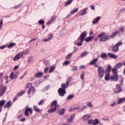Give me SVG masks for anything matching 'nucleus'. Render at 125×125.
I'll return each mask as SVG.
<instances>
[{
    "label": "nucleus",
    "mask_w": 125,
    "mask_h": 125,
    "mask_svg": "<svg viewBox=\"0 0 125 125\" xmlns=\"http://www.w3.org/2000/svg\"><path fill=\"white\" fill-rule=\"evenodd\" d=\"M12 106V102L11 101H8L5 105H4V108H10Z\"/></svg>",
    "instance_id": "obj_22"
},
{
    "label": "nucleus",
    "mask_w": 125,
    "mask_h": 125,
    "mask_svg": "<svg viewBox=\"0 0 125 125\" xmlns=\"http://www.w3.org/2000/svg\"><path fill=\"white\" fill-rule=\"evenodd\" d=\"M125 8H122V9H121V10L119 11V14L122 13V12H125Z\"/></svg>",
    "instance_id": "obj_58"
},
{
    "label": "nucleus",
    "mask_w": 125,
    "mask_h": 125,
    "mask_svg": "<svg viewBox=\"0 0 125 125\" xmlns=\"http://www.w3.org/2000/svg\"><path fill=\"white\" fill-rule=\"evenodd\" d=\"M50 87V85L49 84L48 85L45 86L44 88L42 90V91H46V90H48Z\"/></svg>",
    "instance_id": "obj_41"
},
{
    "label": "nucleus",
    "mask_w": 125,
    "mask_h": 125,
    "mask_svg": "<svg viewBox=\"0 0 125 125\" xmlns=\"http://www.w3.org/2000/svg\"><path fill=\"white\" fill-rule=\"evenodd\" d=\"M98 76L100 79H102L104 77V68L101 67L98 68Z\"/></svg>",
    "instance_id": "obj_11"
},
{
    "label": "nucleus",
    "mask_w": 125,
    "mask_h": 125,
    "mask_svg": "<svg viewBox=\"0 0 125 125\" xmlns=\"http://www.w3.org/2000/svg\"><path fill=\"white\" fill-rule=\"evenodd\" d=\"M49 67L46 66L44 69V73H47V71H48Z\"/></svg>",
    "instance_id": "obj_60"
},
{
    "label": "nucleus",
    "mask_w": 125,
    "mask_h": 125,
    "mask_svg": "<svg viewBox=\"0 0 125 125\" xmlns=\"http://www.w3.org/2000/svg\"><path fill=\"white\" fill-rule=\"evenodd\" d=\"M33 109L35 112H37V113H40L41 112V109L38 107L37 105H34Z\"/></svg>",
    "instance_id": "obj_34"
},
{
    "label": "nucleus",
    "mask_w": 125,
    "mask_h": 125,
    "mask_svg": "<svg viewBox=\"0 0 125 125\" xmlns=\"http://www.w3.org/2000/svg\"><path fill=\"white\" fill-rule=\"evenodd\" d=\"M72 69H71V71L72 72H75V71L78 70V66L77 65H74V66H71Z\"/></svg>",
    "instance_id": "obj_40"
},
{
    "label": "nucleus",
    "mask_w": 125,
    "mask_h": 125,
    "mask_svg": "<svg viewBox=\"0 0 125 125\" xmlns=\"http://www.w3.org/2000/svg\"><path fill=\"white\" fill-rule=\"evenodd\" d=\"M6 86H3L1 89H0V97L3 96L4 93H5V91H6Z\"/></svg>",
    "instance_id": "obj_14"
},
{
    "label": "nucleus",
    "mask_w": 125,
    "mask_h": 125,
    "mask_svg": "<svg viewBox=\"0 0 125 125\" xmlns=\"http://www.w3.org/2000/svg\"><path fill=\"white\" fill-rule=\"evenodd\" d=\"M87 105L88 107H90V108H91V107H93V105L90 102H88Z\"/></svg>",
    "instance_id": "obj_56"
},
{
    "label": "nucleus",
    "mask_w": 125,
    "mask_h": 125,
    "mask_svg": "<svg viewBox=\"0 0 125 125\" xmlns=\"http://www.w3.org/2000/svg\"><path fill=\"white\" fill-rule=\"evenodd\" d=\"M43 76V72H38L36 74L33 75L34 78H42Z\"/></svg>",
    "instance_id": "obj_17"
},
{
    "label": "nucleus",
    "mask_w": 125,
    "mask_h": 125,
    "mask_svg": "<svg viewBox=\"0 0 125 125\" xmlns=\"http://www.w3.org/2000/svg\"><path fill=\"white\" fill-rule=\"evenodd\" d=\"M21 53H22V56H23V54H24L25 55H26V54H28V53H29V50H28V49H26L25 51H21Z\"/></svg>",
    "instance_id": "obj_48"
},
{
    "label": "nucleus",
    "mask_w": 125,
    "mask_h": 125,
    "mask_svg": "<svg viewBox=\"0 0 125 125\" xmlns=\"http://www.w3.org/2000/svg\"><path fill=\"white\" fill-rule=\"evenodd\" d=\"M93 39H94L93 35H92V36H89L86 38V39H85V42H92Z\"/></svg>",
    "instance_id": "obj_27"
},
{
    "label": "nucleus",
    "mask_w": 125,
    "mask_h": 125,
    "mask_svg": "<svg viewBox=\"0 0 125 125\" xmlns=\"http://www.w3.org/2000/svg\"><path fill=\"white\" fill-rule=\"evenodd\" d=\"M98 37L99 39H100V42H107V41H109L111 39L110 35H106V33L104 32H102L101 34H99Z\"/></svg>",
    "instance_id": "obj_3"
},
{
    "label": "nucleus",
    "mask_w": 125,
    "mask_h": 125,
    "mask_svg": "<svg viewBox=\"0 0 125 125\" xmlns=\"http://www.w3.org/2000/svg\"><path fill=\"white\" fill-rule=\"evenodd\" d=\"M56 18H57V17L55 16V15H54L51 18V20L53 22V21H54L56 19Z\"/></svg>",
    "instance_id": "obj_53"
},
{
    "label": "nucleus",
    "mask_w": 125,
    "mask_h": 125,
    "mask_svg": "<svg viewBox=\"0 0 125 125\" xmlns=\"http://www.w3.org/2000/svg\"><path fill=\"white\" fill-rule=\"evenodd\" d=\"M5 102H6V100H1L0 101V110H1V111L2 110V107H3L5 104Z\"/></svg>",
    "instance_id": "obj_23"
},
{
    "label": "nucleus",
    "mask_w": 125,
    "mask_h": 125,
    "mask_svg": "<svg viewBox=\"0 0 125 125\" xmlns=\"http://www.w3.org/2000/svg\"><path fill=\"white\" fill-rule=\"evenodd\" d=\"M73 0H68L64 3V6H68L69 4H71L73 2Z\"/></svg>",
    "instance_id": "obj_38"
},
{
    "label": "nucleus",
    "mask_w": 125,
    "mask_h": 125,
    "mask_svg": "<svg viewBox=\"0 0 125 125\" xmlns=\"http://www.w3.org/2000/svg\"><path fill=\"white\" fill-rule=\"evenodd\" d=\"M19 69V65H17L14 66L13 70L14 71H16V70Z\"/></svg>",
    "instance_id": "obj_59"
},
{
    "label": "nucleus",
    "mask_w": 125,
    "mask_h": 125,
    "mask_svg": "<svg viewBox=\"0 0 125 125\" xmlns=\"http://www.w3.org/2000/svg\"><path fill=\"white\" fill-rule=\"evenodd\" d=\"M43 102H44V100H42L40 102L38 103V105H41L43 104Z\"/></svg>",
    "instance_id": "obj_57"
},
{
    "label": "nucleus",
    "mask_w": 125,
    "mask_h": 125,
    "mask_svg": "<svg viewBox=\"0 0 125 125\" xmlns=\"http://www.w3.org/2000/svg\"><path fill=\"white\" fill-rule=\"evenodd\" d=\"M121 33L123 34V33H125V28L124 27H121L120 29Z\"/></svg>",
    "instance_id": "obj_63"
},
{
    "label": "nucleus",
    "mask_w": 125,
    "mask_h": 125,
    "mask_svg": "<svg viewBox=\"0 0 125 125\" xmlns=\"http://www.w3.org/2000/svg\"><path fill=\"white\" fill-rule=\"evenodd\" d=\"M8 48H11L12 47H14V46H16V43L14 42H11L10 43L7 44Z\"/></svg>",
    "instance_id": "obj_32"
},
{
    "label": "nucleus",
    "mask_w": 125,
    "mask_h": 125,
    "mask_svg": "<svg viewBox=\"0 0 125 125\" xmlns=\"http://www.w3.org/2000/svg\"><path fill=\"white\" fill-rule=\"evenodd\" d=\"M24 93H25V91L22 90L18 93V94H17V96H18V97H20V96H22V95H23V94H24Z\"/></svg>",
    "instance_id": "obj_39"
},
{
    "label": "nucleus",
    "mask_w": 125,
    "mask_h": 125,
    "mask_svg": "<svg viewBox=\"0 0 125 125\" xmlns=\"http://www.w3.org/2000/svg\"><path fill=\"white\" fill-rule=\"evenodd\" d=\"M76 116V114H71L70 115V119H67L66 122L69 123H71L72 121H73L74 119H75V116Z\"/></svg>",
    "instance_id": "obj_28"
},
{
    "label": "nucleus",
    "mask_w": 125,
    "mask_h": 125,
    "mask_svg": "<svg viewBox=\"0 0 125 125\" xmlns=\"http://www.w3.org/2000/svg\"><path fill=\"white\" fill-rule=\"evenodd\" d=\"M68 86H69V85L67 84L62 83V84L61 87L60 88L63 90H66V89L68 88Z\"/></svg>",
    "instance_id": "obj_31"
},
{
    "label": "nucleus",
    "mask_w": 125,
    "mask_h": 125,
    "mask_svg": "<svg viewBox=\"0 0 125 125\" xmlns=\"http://www.w3.org/2000/svg\"><path fill=\"white\" fill-rule=\"evenodd\" d=\"M23 57V53H18V54H16L15 56L13 58V61H18V60H19L20 58H22Z\"/></svg>",
    "instance_id": "obj_12"
},
{
    "label": "nucleus",
    "mask_w": 125,
    "mask_h": 125,
    "mask_svg": "<svg viewBox=\"0 0 125 125\" xmlns=\"http://www.w3.org/2000/svg\"><path fill=\"white\" fill-rule=\"evenodd\" d=\"M100 124V121L97 118H95V120L89 119L87 121V124L89 125H97Z\"/></svg>",
    "instance_id": "obj_6"
},
{
    "label": "nucleus",
    "mask_w": 125,
    "mask_h": 125,
    "mask_svg": "<svg viewBox=\"0 0 125 125\" xmlns=\"http://www.w3.org/2000/svg\"><path fill=\"white\" fill-rule=\"evenodd\" d=\"M79 41H80V42L78 43H77V42H74V44L75 45H77L78 46H82V45H83V43L85 41V39L79 37L77 39V42H79Z\"/></svg>",
    "instance_id": "obj_8"
},
{
    "label": "nucleus",
    "mask_w": 125,
    "mask_h": 125,
    "mask_svg": "<svg viewBox=\"0 0 125 125\" xmlns=\"http://www.w3.org/2000/svg\"><path fill=\"white\" fill-rule=\"evenodd\" d=\"M31 85H32V83H28L27 84H26V87L27 88H30V86H31Z\"/></svg>",
    "instance_id": "obj_62"
},
{
    "label": "nucleus",
    "mask_w": 125,
    "mask_h": 125,
    "mask_svg": "<svg viewBox=\"0 0 125 125\" xmlns=\"http://www.w3.org/2000/svg\"><path fill=\"white\" fill-rule=\"evenodd\" d=\"M73 53H71L68 54L65 57V59H70L71 57H72V56L73 55Z\"/></svg>",
    "instance_id": "obj_47"
},
{
    "label": "nucleus",
    "mask_w": 125,
    "mask_h": 125,
    "mask_svg": "<svg viewBox=\"0 0 125 125\" xmlns=\"http://www.w3.org/2000/svg\"><path fill=\"white\" fill-rule=\"evenodd\" d=\"M84 78V72H83L82 74L81 75V80H83Z\"/></svg>",
    "instance_id": "obj_54"
},
{
    "label": "nucleus",
    "mask_w": 125,
    "mask_h": 125,
    "mask_svg": "<svg viewBox=\"0 0 125 125\" xmlns=\"http://www.w3.org/2000/svg\"><path fill=\"white\" fill-rule=\"evenodd\" d=\"M34 59V57L33 56H29L28 57V59L27 60L28 62L29 63H31V62H32V61H33V60Z\"/></svg>",
    "instance_id": "obj_46"
},
{
    "label": "nucleus",
    "mask_w": 125,
    "mask_h": 125,
    "mask_svg": "<svg viewBox=\"0 0 125 125\" xmlns=\"http://www.w3.org/2000/svg\"><path fill=\"white\" fill-rule=\"evenodd\" d=\"M65 110L66 109H65V108H62L60 109V111L59 112V115H60V116H62L63 114H65Z\"/></svg>",
    "instance_id": "obj_35"
},
{
    "label": "nucleus",
    "mask_w": 125,
    "mask_h": 125,
    "mask_svg": "<svg viewBox=\"0 0 125 125\" xmlns=\"http://www.w3.org/2000/svg\"><path fill=\"white\" fill-rule=\"evenodd\" d=\"M55 70V67L54 66H52L50 67V69L49 70V73H52Z\"/></svg>",
    "instance_id": "obj_43"
},
{
    "label": "nucleus",
    "mask_w": 125,
    "mask_h": 125,
    "mask_svg": "<svg viewBox=\"0 0 125 125\" xmlns=\"http://www.w3.org/2000/svg\"><path fill=\"white\" fill-rule=\"evenodd\" d=\"M74 97H75V95L74 94H70L66 98V100L68 101V100H71V99H73V98H74Z\"/></svg>",
    "instance_id": "obj_37"
},
{
    "label": "nucleus",
    "mask_w": 125,
    "mask_h": 125,
    "mask_svg": "<svg viewBox=\"0 0 125 125\" xmlns=\"http://www.w3.org/2000/svg\"><path fill=\"white\" fill-rule=\"evenodd\" d=\"M33 92V94H35L36 93V88H35V87L31 86L28 90V91L27 92L28 95H30L31 94V92Z\"/></svg>",
    "instance_id": "obj_18"
},
{
    "label": "nucleus",
    "mask_w": 125,
    "mask_h": 125,
    "mask_svg": "<svg viewBox=\"0 0 125 125\" xmlns=\"http://www.w3.org/2000/svg\"><path fill=\"white\" fill-rule=\"evenodd\" d=\"M89 53V52H86V51H84L83 53L81 54V55H80V57H81V58H83V57H86Z\"/></svg>",
    "instance_id": "obj_30"
},
{
    "label": "nucleus",
    "mask_w": 125,
    "mask_h": 125,
    "mask_svg": "<svg viewBox=\"0 0 125 125\" xmlns=\"http://www.w3.org/2000/svg\"><path fill=\"white\" fill-rule=\"evenodd\" d=\"M123 66V62H119L118 63H116L114 67L112 68V72L115 73L118 76V69H120L121 67Z\"/></svg>",
    "instance_id": "obj_5"
},
{
    "label": "nucleus",
    "mask_w": 125,
    "mask_h": 125,
    "mask_svg": "<svg viewBox=\"0 0 125 125\" xmlns=\"http://www.w3.org/2000/svg\"><path fill=\"white\" fill-rule=\"evenodd\" d=\"M117 104H121V103H125V97L121 98L117 100Z\"/></svg>",
    "instance_id": "obj_29"
},
{
    "label": "nucleus",
    "mask_w": 125,
    "mask_h": 125,
    "mask_svg": "<svg viewBox=\"0 0 125 125\" xmlns=\"http://www.w3.org/2000/svg\"><path fill=\"white\" fill-rule=\"evenodd\" d=\"M108 57L109 58H111V59H117V58H118V56L113 53H108L107 54H106V53H103L100 55V57L102 59L108 58Z\"/></svg>",
    "instance_id": "obj_4"
},
{
    "label": "nucleus",
    "mask_w": 125,
    "mask_h": 125,
    "mask_svg": "<svg viewBox=\"0 0 125 125\" xmlns=\"http://www.w3.org/2000/svg\"><path fill=\"white\" fill-rule=\"evenodd\" d=\"M21 5H22L21 3H20L19 5L15 6L14 7V8H15V9H17V8H19V7H20L21 6Z\"/></svg>",
    "instance_id": "obj_51"
},
{
    "label": "nucleus",
    "mask_w": 125,
    "mask_h": 125,
    "mask_svg": "<svg viewBox=\"0 0 125 125\" xmlns=\"http://www.w3.org/2000/svg\"><path fill=\"white\" fill-rule=\"evenodd\" d=\"M39 25H42L44 24L45 21L43 20H40L38 21Z\"/></svg>",
    "instance_id": "obj_44"
},
{
    "label": "nucleus",
    "mask_w": 125,
    "mask_h": 125,
    "mask_svg": "<svg viewBox=\"0 0 125 125\" xmlns=\"http://www.w3.org/2000/svg\"><path fill=\"white\" fill-rule=\"evenodd\" d=\"M120 33V31L119 30H116L114 32L111 33L110 35L109 36L110 37V39H115L116 38V36L118 35Z\"/></svg>",
    "instance_id": "obj_16"
},
{
    "label": "nucleus",
    "mask_w": 125,
    "mask_h": 125,
    "mask_svg": "<svg viewBox=\"0 0 125 125\" xmlns=\"http://www.w3.org/2000/svg\"><path fill=\"white\" fill-rule=\"evenodd\" d=\"M18 75H19V72H16L15 74L14 72H11L9 75V78L11 81H12V80H16V79L18 78Z\"/></svg>",
    "instance_id": "obj_10"
},
{
    "label": "nucleus",
    "mask_w": 125,
    "mask_h": 125,
    "mask_svg": "<svg viewBox=\"0 0 125 125\" xmlns=\"http://www.w3.org/2000/svg\"><path fill=\"white\" fill-rule=\"evenodd\" d=\"M53 37V35L52 34H50L48 36V39L49 41H50V40H51V39H52Z\"/></svg>",
    "instance_id": "obj_61"
},
{
    "label": "nucleus",
    "mask_w": 125,
    "mask_h": 125,
    "mask_svg": "<svg viewBox=\"0 0 125 125\" xmlns=\"http://www.w3.org/2000/svg\"><path fill=\"white\" fill-rule=\"evenodd\" d=\"M58 92L60 96L63 97V96L66 94V91L65 90H63L62 89L59 88L58 90Z\"/></svg>",
    "instance_id": "obj_13"
},
{
    "label": "nucleus",
    "mask_w": 125,
    "mask_h": 125,
    "mask_svg": "<svg viewBox=\"0 0 125 125\" xmlns=\"http://www.w3.org/2000/svg\"><path fill=\"white\" fill-rule=\"evenodd\" d=\"M6 47H7V44L3 45L0 46V49H4Z\"/></svg>",
    "instance_id": "obj_52"
},
{
    "label": "nucleus",
    "mask_w": 125,
    "mask_h": 125,
    "mask_svg": "<svg viewBox=\"0 0 125 125\" xmlns=\"http://www.w3.org/2000/svg\"><path fill=\"white\" fill-rule=\"evenodd\" d=\"M86 36H87V31H84L81 34V35L79 36V38H82L83 39H85V38H86Z\"/></svg>",
    "instance_id": "obj_24"
},
{
    "label": "nucleus",
    "mask_w": 125,
    "mask_h": 125,
    "mask_svg": "<svg viewBox=\"0 0 125 125\" xmlns=\"http://www.w3.org/2000/svg\"><path fill=\"white\" fill-rule=\"evenodd\" d=\"M79 10V8H75L74 9H73V10H72L70 12L71 14H72V15L73 14H75V13H76V12H78Z\"/></svg>",
    "instance_id": "obj_42"
},
{
    "label": "nucleus",
    "mask_w": 125,
    "mask_h": 125,
    "mask_svg": "<svg viewBox=\"0 0 125 125\" xmlns=\"http://www.w3.org/2000/svg\"><path fill=\"white\" fill-rule=\"evenodd\" d=\"M100 19H101V17H97L95 19L93 20L92 24L93 25H95V24H97L100 21Z\"/></svg>",
    "instance_id": "obj_21"
},
{
    "label": "nucleus",
    "mask_w": 125,
    "mask_h": 125,
    "mask_svg": "<svg viewBox=\"0 0 125 125\" xmlns=\"http://www.w3.org/2000/svg\"><path fill=\"white\" fill-rule=\"evenodd\" d=\"M91 118V116L90 114H85L82 117V119L83 121H87V120H89Z\"/></svg>",
    "instance_id": "obj_25"
},
{
    "label": "nucleus",
    "mask_w": 125,
    "mask_h": 125,
    "mask_svg": "<svg viewBox=\"0 0 125 125\" xmlns=\"http://www.w3.org/2000/svg\"><path fill=\"white\" fill-rule=\"evenodd\" d=\"M123 44V42H118L114 46H112V50L113 52H117L119 51V47Z\"/></svg>",
    "instance_id": "obj_9"
},
{
    "label": "nucleus",
    "mask_w": 125,
    "mask_h": 125,
    "mask_svg": "<svg viewBox=\"0 0 125 125\" xmlns=\"http://www.w3.org/2000/svg\"><path fill=\"white\" fill-rule=\"evenodd\" d=\"M3 24V21L2 19H1L0 21V29H1V28H2Z\"/></svg>",
    "instance_id": "obj_50"
},
{
    "label": "nucleus",
    "mask_w": 125,
    "mask_h": 125,
    "mask_svg": "<svg viewBox=\"0 0 125 125\" xmlns=\"http://www.w3.org/2000/svg\"><path fill=\"white\" fill-rule=\"evenodd\" d=\"M41 83H42V81H41V80H39V81L38 82V81H35V82H34V84L35 85V86L36 87L39 86V84H41Z\"/></svg>",
    "instance_id": "obj_36"
},
{
    "label": "nucleus",
    "mask_w": 125,
    "mask_h": 125,
    "mask_svg": "<svg viewBox=\"0 0 125 125\" xmlns=\"http://www.w3.org/2000/svg\"><path fill=\"white\" fill-rule=\"evenodd\" d=\"M29 113L32 115L33 114V109L31 107H29V106L27 105L24 108V115L25 117H29Z\"/></svg>",
    "instance_id": "obj_7"
},
{
    "label": "nucleus",
    "mask_w": 125,
    "mask_h": 125,
    "mask_svg": "<svg viewBox=\"0 0 125 125\" xmlns=\"http://www.w3.org/2000/svg\"><path fill=\"white\" fill-rule=\"evenodd\" d=\"M60 106L57 100L53 101L50 105L51 108L47 111V113H48V114H52V113L56 112Z\"/></svg>",
    "instance_id": "obj_1"
},
{
    "label": "nucleus",
    "mask_w": 125,
    "mask_h": 125,
    "mask_svg": "<svg viewBox=\"0 0 125 125\" xmlns=\"http://www.w3.org/2000/svg\"><path fill=\"white\" fill-rule=\"evenodd\" d=\"M69 64H70V61H65L63 62L62 65H63V66H64V65L67 66V65H69Z\"/></svg>",
    "instance_id": "obj_45"
},
{
    "label": "nucleus",
    "mask_w": 125,
    "mask_h": 125,
    "mask_svg": "<svg viewBox=\"0 0 125 125\" xmlns=\"http://www.w3.org/2000/svg\"><path fill=\"white\" fill-rule=\"evenodd\" d=\"M112 66L110 64H108L106 69L105 70V74H110L112 71Z\"/></svg>",
    "instance_id": "obj_20"
},
{
    "label": "nucleus",
    "mask_w": 125,
    "mask_h": 125,
    "mask_svg": "<svg viewBox=\"0 0 125 125\" xmlns=\"http://www.w3.org/2000/svg\"><path fill=\"white\" fill-rule=\"evenodd\" d=\"M122 86L121 85L117 84L116 85V89H118L114 91V93H120V92H122L123 91V88L121 87Z\"/></svg>",
    "instance_id": "obj_15"
},
{
    "label": "nucleus",
    "mask_w": 125,
    "mask_h": 125,
    "mask_svg": "<svg viewBox=\"0 0 125 125\" xmlns=\"http://www.w3.org/2000/svg\"><path fill=\"white\" fill-rule=\"evenodd\" d=\"M98 61V58H96L90 61V62L89 63V65H95V64H96Z\"/></svg>",
    "instance_id": "obj_26"
},
{
    "label": "nucleus",
    "mask_w": 125,
    "mask_h": 125,
    "mask_svg": "<svg viewBox=\"0 0 125 125\" xmlns=\"http://www.w3.org/2000/svg\"><path fill=\"white\" fill-rule=\"evenodd\" d=\"M71 81H72V78L70 77L68 79H67V80L65 83L69 85V83H70V82H71Z\"/></svg>",
    "instance_id": "obj_49"
},
{
    "label": "nucleus",
    "mask_w": 125,
    "mask_h": 125,
    "mask_svg": "<svg viewBox=\"0 0 125 125\" xmlns=\"http://www.w3.org/2000/svg\"><path fill=\"white\" fill-rule=\"evenodd\" d=\"M87 9H88V8H84L81 11V13L79 14V16H83V15H85L87 12Z\"/></svg>",
    "instance_id": "obj_19"
},
{
    "label": "nucleus",
    "mask_w": 125,
    "mask_h": 125,
    "mask_svg": "<svg viewBox=\"0 0 125 125\" xmlns=\"http://www.w3.org/2000/svg\"><path fill=\"white\" fill-rule=\"evenodd\" d=\"M113 75L110 76V73H105L104 80L106 82L111 80L112 82H118L119 81V75L115 74V72H112Z\"/></svg>",
    "instance_id": "obj_2"
},
{
    "label": "nucleus",
    "mask_w": 125,
    "mask_h": 125,
    "mask_svg": "<svg viewBox=\"0 0 125 125\" xmlns=\"http://www.w3.org/2000/svg\"><path fill=\"white\" fill-rule=\"evenodd\" d=\"M119 85H123V83H124V78H122L121 80L119 82Z\"/></svg>",
    "instance_id": "obj_55"
},
{
    "label": "nucleus",
    "mask_w": 125,
    "mask_h": 125,
    "mask_svg": "<svg viewBox=\"0 0 125 125\" xmlns=\"http://www.w3.org/2000/svg\"><path fill=\"white\" fill-rule=\"evenodd\" d=\"M47 117H48V114H47V113H45V114H44L43 115V119H45V118H47Z\"/></svg>",
    "instance_id": "obj_64"
},
{
    "label": "nucleus",
    "mask_w": 125,
    "mask_h": 125,
    "mask_svg": "<svg viewBox=\"0 0 125 125\" xmlns=\"http://www.w3.org/2000/svg\"><path fill=\"white\" fill-rule=\"evenodd\" d=\"M43 64L46 66V67H49L50 65V62H49V61L47 60H44L43 61Z\"/></svg>",
    "instance_id": "obj_33"
}]
</instances>
